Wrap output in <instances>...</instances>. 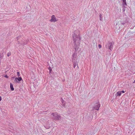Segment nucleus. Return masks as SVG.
Here are the masks:
<instances>
[{
	"label": "nucleus",
	"instance_id": "nucleus-1",
	"mask_svg": "<svg viewBox=\"0 0 135 135\" xmlns=\"http://www.w3.org/2000/svg\"><path fill=\"white\" fill-rule=\"evenodd\" d=\"M73 40L74 41V47L76 51L78 50L80 45V37L79 35L74 34L73 35Z\"/></svg>",
	"mask_w": 135,
	"mask_h": 135
},
{
	"label": "nucleus",
	"instance_id": "nucleus-2",
	"mask_svg": "<svg viewBox=\"0 0 135 135\" xmlns=\"http://www.w3.org/2000/svg\"><path fill=\"white\" fill-rule=\"evenodd\" d=\"M52 118L55 120H60L61 119L60 116L56 113H52Z\"/></svg>",
	"mask_w": 135,
	"mask_h": 135
},
{
	"label": "nucleus",
	"instance_id": "nucleus-3",
	"mask_svg": "<svg viewBox=\"0 0 135 135\" xmlns=\"http://www.w3.org/2000/svg\"><path fill=\"white\" fill-rule=\"evenodd\" d=\"M114 44V42H109L106 45V47L111 51L113 50V47Z\"/></svg>",
	"mask_w": 135,
	"mask_h": 135
},
{
	"label": "nucleus",
	"instance_id": "nucleus-4",
	"mask_svg": "<svg viewBox=\"0 0 135 135\" xmlns=\"http://www.w3.org/2000/svg\"><path fill=\"white\" fill-rule=\"evenodd\" d=\"M51 17V19L50 20V21L51 22H55L58 20V19H57L54 15L52 16Z\"/></svg>",
	"mask_w": 135,
	"mask_h": 135
},
{
	"label": "nucleus",
	"instance_id": "nucleus-5",
	"mask_svg": "<svg viewBox=\"0 0 135 135\" xmlns=\"http://www.w3.org/2000/svg\"><path fill=\"white\" fill-rule=\"evenodd\" d=\"M100 107V104L99 103H96L95 104V106L93 107V109H95L97 110H98Z\"/></svg>",
	"mask_w": 135,
	"mask_h": 135
},
{
	"label": "nucleus",
	"instance_id": "nucleus-6",
	"mask_svg": "<svg viewBox=\"0 0 135 135\" xmlns=\"http://www.w3.org/2000/svg\"><path fill=\"white\" fill-rule=\"evenodd\" d=\"M22 80V79L21 77H19L18 78H16L15 80V81L16 83H18L19 81H21Z\"/></svg>",
	"mask_w": 135,
	"mask_h": 135
},
{
	"label": "nucleus",
	"instance_id": "nucleus-7",
	"mask_svg": "<svg viewBox=\"0 0 135 135\" xmlns=\"http://www.w3.org/2000/svg\"><path fill=\"white\" fill-rule=\"evenodd\" d=\"M61 102L62 104V108L63 107H65V103L64 102V100L62 99H61Z\"/></svg>",
	"mask_w": 135,
	"mask_h": 135
},
{
	"label": "nucleus",
	"instance_id": "nucleus-8",
	"mask_svg": "<svg viewBox=\"0 0 135 135\" xmlns=\"http://www.w3.org/2000/svg\"><path fill=\"white\" fill-rule=\"evenodd\" d=\"M123 5L124 6H125L127 5L126 2V0H122Z\"/></svg>",
	"mask_w": 135,
	"mask_h": 135
},
{
	"label": "nucleus",
	"instance_id": "nucleus-9",
	"mask_svg": "<svg viewBox=\"0 0 135 135\" xmlns=\"http://www.w3.org/2000/svg\"><path fill=\"white\" fill-rule=\"evenodd\" d=\"M122 92L121 91H119L117 93V94L116 95V96H120L121 95Z\"/></svg>",
	"mask_w": 135,
	"mask_h": 135
},
{
	"label": "nucleus",
	"instance_id": "nucleus-10",
	"mask_svg": "<svg viewBox=\"0 0 135 135\" xmlns=\"http://www.w3.org/2000/svg\"><path fill=\"white\" fill-rule=\"evenodd\" d=\"M10 87L11 89V90L13 91L14 90V88L13 87V85L11 83H10Z\"/></svg>",
	"mask_w": 135,
	"mask_h": 135
},
{
	"label": "nucleus",
	"instance_id": "nucleus-11",
	"mask_svg": "<svg viewBox=\"0 0 135 135\" xmlns=\"http://www.w3.org/2000/svg\"><path fill=\"white\" fill-rule=\"evenodd\" d=\"M72 57H73L72 58V59L73 60H73H74V58H75L76 57L75 54H73L72 55Z\"/></svg>",
	"mask_w": 135,
	"mask_h": 135
},
{
	"label": "nucleus",
	"instance_id": "nucleus-12",
	"mask_svg": "<svg viewBox=\"0 0 135 135\" xmlns=\"http://www.w3.org/2000/svg\"><path fill=\"white\" fill-rule=\"evenodd\" d=\"M102 15L101 14H100L99 15V17H100V21H102L103 19V18L102 17Z\"/></svg>",
	"mask_w": 135,
	"mask_h": 135
},
{
	"label": "nucleus",
	"instance_id": "nucleus-13",
	"mask_svg": "<svg viewBox=\"0 0 135 135\" xmlns=\"http://www.w3.org/2000/svg\"><path fill=\"white\" fill-rule=\"evenodd\" d=\"M11 52H8L7 54V56H8L9 57V56H10L11 55Z\"/></svg>",
	"mask_w": 135,
	"mask_h": 135
},
{
	"label": "nucleus",
	"instance_id": "nucleus-14",
	"mask_svg": "<svg viewBox=\"0 0 135 135\" xmlns=\"http://www.w3.org/2000/svg\"><path fill=\"white\" fill-rule=\"evenodd\" d=\"M17 76H18V77H19L20 76V73L19 72H17Z\"/></svg>",
	"mask_w": 135,
	"mask_h": 135
},
{
	"label": "nucleus",
	"instance_id": "nucleus-15",
	"mask_svg": "<svg viewBox=\"0 0 135 135\" xmlns=\"http://www.w3.org/2000/svg\"><path fill=\"white\" fill-rule=\"evenodd\" d=\"M73 65H74V68H75L76 66V63H74Z\"/></svg>",
	"mask_w": 135,
	"mask_h": 135
},
{
	"label": "nucleus",
	"instance_id": "nucleus-16",
	"mask_svg": "<svg viewBox=\"0 0 135 135\" xmlns=\"http://www.w3.org/2000/svg\"><path fill=\"white\" fill-rule=\"evenodd\" d=\"M101 47L102 46L100 45L99 44L98 45V47L99 49H100Z\"/></svg>",
	"mask_w": 135,
	"mask_h": 135
},
{
	"label": "nucleus",
	"instance_id": "nucleus-17",
	"mask_svg": "<svg viewBox=\"0 0 135 135\" xmlns=\"http://www.w3.org/2000/svg\"><path fill=\"white\" fill-rule=\"evenodd\" d=\"M49 70H50V71L51 70V68L50 67H49Z\"/></svg>",
	"mask_w": 135,
	"mask_h": 135
},
{
	"label": "nucleus",
	"instance_id": "nucleus-18",
	"mask_svg": "<svg viewBox=\"0 0 135 135\" xmlns=\"http://www.w3.org/2000/svg\"><path fill=\"white\" fill-rule=\"evenodd\" d=\"M4 76L5 77H6V78H8V76L7 75H6L5 76Z\"/></svg>",
	"mask_w": 135,
	"mask_h": 135
},
{
	"label": "nucleus",
	"instance_id": "nucleus-19",
	"mask_svg": "<svg viewBox=\"0 0 135 135\" xmlns=\"http://www.w3.org/2000/svg\"><path fill=\"white\" fill-rule=\"evenodd\" d=\"M2 100V98L0 96V101H1Z\"/></svg>",
	"mask_w": 135,
	"mask_h": 135
},
{
	"label": "nucleus",
	"instance_id": "nucleus-20",
	"mask_svg": "<svg viewBox=\"0 0 135 135\" xmlns=\"http://www.w3.org/2000/svg\"><path fill=\"white\" fill-rule=\"evenodd\" d=\"M123 93H124L125 92L124 91V90H123L122 91H121Z\"/></svg>",
	"mask_w": 135,
	"mask_h": 135
},
{
	"label": "nucleus",
	"instance_id": "nucleus-21",
	"mask_svg": "<svg viewBox=\"0 0 135 135\" xmlns=\"http://www.w3.org/2000/svg\"><path fill=\"white\" fill-rule=\"evenodd\" d=\"M133 83H135V80L134 81V82H133Z\"/></svg>",
	"mask_w": 135,
	"mask_h": 135
},
{
	"label": "nucleus",
	"instance_id": "nucleus-22",
	"mask_svg": "<svg viewBox=\"0 0 135 135\" xmlns=\"http://www.w3.org/2000/svg\"><path fill=\"white\" fill-rule=\"evenodd\" d=\"M122 24H123V25H124V23H122Z\"/></svg>",
	"mask_w": 135,
	"mask_h": 135
}]
</instances>
